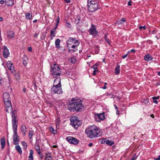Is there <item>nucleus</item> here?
Masks as SVG:
<instances>
[{
    "label": "nucleus",
    "instance_id": "1",
    "mask_svg": "<svg viewBox=\"0 0 160 160\" xmlns=\"http://www.w3.org/2000/svg\"><path fill=\"white\" fill-rule=\"evenodd\" d=\"M82 101L80 99L72 98L71 101L67 105V107L69 110L74 112L81 111L83 105L82 104Z\"/></svg>",
    "mask_w": 160,
    "mask_h": 160
},
{
    "label": "nucleus",
    "instance_id": "2",
    "mask_svg": "<svg viewBox=\"0 0 160 160\" xmlns=\"http://www.w3.org/2000/svg\"><path fill=\"white\" fill-rule=\"evenodd\" d=\"M85 132L87 136L91 139L100 137L102 134L101 130L95 125L90 126L87 128Z\"/></svg>",
    "mask_w": 160,
    "mask_h": 160
},
{
    "label": "nucleus",
    "instance_id": "3",
    "mask_svg": "<svg viewBox=\"0 0 160 160\" xmlns=\"http://www.w3.org/2000/svg\"><path fill=\"white\" fill-rule=\"evenodd\" d=\"M61 79L59 77L56 78L54 82V85L51 89V92L52 94H62L63 91L61 88Z\"/></svg>",
    "mask_w": 160,
    "mask_h": 160
},
{
    "label": "nucleus",
    "instance_id": "4",
    "mask_svg": "<svg viewBox=\"0 0 160 160\" xmlns=\"http://www.w3.org/2000/svg\"><path fill=\"white\" fill-rule=\"evenodd\" d=\"M51 74L54 78H58L57 76L61 75V68L58 65L55 64L53 67L51 66Z\"/></svg>",
    "mask_w": 160,
    "mask_h": 160
},
{
    "label": "nucleus",
    "instance_id": "5",
    "mask_svg": "<svg viewBox=\"0 0 160 160\" xmlns=\"http://www.w3.org/2000/svg\"><path fill=\"white\" fill-rule=\"evenodd\" d=\"M70 124L74 128L77 129L81 125V121L77 116H72L70 119Z\"/></svg>",
    "mask_w": 160,
    "mask_h": 160
},
{
    "label": "nucleus",
    "instance_id": "6",
    "mask_svg": "<svg viewBox=\"0 0 160 160\" xmlns=\"http://www.w3.org/2000/svg\"><path fill=\"white\" fill-rule=\"evenodd\" d=\"M16 110H14L12 111L11 112L12 118V129L13 132V133H17V129L18 126L16 124L17 120L16 119V117L15 114L16 113Z\"/></svg>",
    "mask_w": 160,
    "mask_h": 160
},
{
    "label": "nucleus",
    "instance_id": "7",
    "mask_svg": "<svg viewBox=\"0 0 160 160\" xmlns=\"http://www.w3.org/2000/svg\"><path fill=\"white\" fill-rule=\"evenodd\" d=\"M88 32L90 35H92L93 37L96 36L98 32L96 30V28L93 24L91 25L90 28L88 30Z\"/></svg>",
    "mask_w": 160,
    "mask_h": 160
},
{
    "label": "nucleus",
    "instance_id": "8",
    "mask_svg": "<svg viewBox=\"0 0 160 160\" xmlns=\"http://www.w3.org/2000/svg\"><path fill=\"white\" fill-rule=\"evenodd\" d=\"M66 140L70 144L75 145L78 144L79 142V141L77 139L71 136L67 137Z\"/></svg>",
    "mask_w": 160,
    "mask_h": 160
},
{
    "label": "nucleus",
    "instance_id": "9",
    "mask_svg": "<svg viewBox=\"0 0 160 160\" xmlns=\"http://www.w3.org/2000/svg\"><path fill=\"white\" fill-rule=\"evenodd\" d=\"M79 42H80L78 40H77L75 38L69 37L66 42V44L67 47H69V45H71L72 43L74 44L79 43Z\"/></svg>",
    "mask_w": 160,
    "mask_h": 160
},
{
    "label": "nucleus",
    "instance_id": "10",
    "mask_svg": "<svg viewBox=\"0 0 160 160\" xmlns=\"http://www.w3.org/2000/svg\"><path fill=\"white\" fill-rule=\"evenodd\" d=\"M88 10L90 12H93L99 9L98 4H88Z\"/></svg>",
    "mask_w": 160,
    "mask_h": 160
},
{
    "label": "nucleus",
    "instance_id": "11",
    "mask_svg": "<svg viewBox=\"0 0 160 160\" xmlns=\"http://www.w3.org/2000/svg\"><path fill=\"white\" fill-rule=\"evenodd\" d=\"M105 113L102 112L101 113L97 114L95 115V118L96 120L98 122L103 120L105 119Z\"/></svg>",
    "mask_w": 160,
    "mask_h": 160
},
{
    "label": "nucleus",
    "instance_id": "12",
    "mask_svg": "<svg viewBox=\"0 0 160 160\" xmlns=\"http://www.w3.org/2000/svg\"><path fill=\"white\" fill-rule=\"evenodd\" d=\"M5 106L6 108V111L9 112V110L12 109V107L11 102V100H8L6 102H4Z\"/></svg>",
    "mask_w": 160,
    "mask_h": 160
},
{
    "label": "nucleus",
    "instance_id": "13",
    "mask_svg": "<svg viewBox=\"0 0 160 160\" xmlns=\"http://www.w3.org/2000/svg\"><path fill=\"white\" fill-rule=\"evenodd\" d=\"M3 56L5 58H7L8 57L10 54L9 50L6 46H3Z\"/></svg>",
    "mask_w": 160,
    "mask_h": 160
},
{
    "label": "nucleus",
    "instance_id": "14",
    "mask_svg": "<svg viewBox=\"0 0 160 160\" xmlns=\"http://www.w3.org/2000/svg\"><path fill=\"white\" fill-rule=\"evenodd\" d=\"M13 144L14 145H17L19 142V137L17 135V133H13L12 136Z\"/></svg>",
    "mask_w": 160,
    "mask_h": 160
},
{
    "label": "nucleus",
    "instance_id": "15",
    "mask_svg": "<svg viewBox=\"0 0 160 160\" xmlns=\"http://www.w3.org/2000/svg\"><path fill=\"white\" fill-rule=\"evenodd\" d=\"M15 36V33L12 31H9L7 32V38L9 40L14 38Z\"/></svg>",
    "mask_w": 160,
    "mask_h": 160
},
{
    "label": "nucleus",
    "instance_id": "16",
    "mask_svg": "<svg viewBox=\"0 0 160 160\" xmlns=\"http://www.w3.org/2000/svg\"><path fill=\"white\" fill-rule=\"evenodd\" d=\"M3 98L4 102H6L8 100H11L10 98V95L8 93L5 92L3 94Z\"/></svg>",
    "mask_w": 160,
    "mask_h": 160
},
{
    "label": "nucleus",
    "instance_id": "17",
    "mask_svg": "<svg viewBox=\"0 0 160 160\" xmlns=\"http://www.w3.org/2000/svg\"><path fill=\"white\" fill-rule=\"evenodd\" d=\"M7 63V65L8 68L10 70L12 73H13L14 71V67L12 63H10V62Z\"/></svg>",
    "mask_w": 160,
    "mask_h": 160
},
{
    "label": "nucleus",
    "instance_id": "18",
    "mask_svg": "<svg viewBox=\"0 0 160 160\" xmlns=\"http://www.w3.org/2000/svg\"><path fill=\"white\" fill-rule=\"evenodd\" d=\"M14 1L16 2L15 0H5V4L8 6H13L14 4Z\"/></svg>",
    "mask_w": 160,
    "mask_h": 160
},
{
    "label": "nucleus",
    "instance_id": "19",
    "mask_svg": "<svg viewBox=\"0 0 160 160\" xmlns=\"http://www.w3.org/2000/svg\"><path fill=\"white\" fill-rule=\"evenodd\" d=\"M53 158L51 154L49 152H46L45 154V160H52Z\"/></svg>",
    "mask_w": 160,
    "mask_h": 160
},
{
    "label": "nucleus",
    "instance_id": "20",
    "mask_svg": "<svg viewBox=\"0 0 160 160\" xmlns=\"http://www.w3.org/2000/svg\"><path fill=\"white\" fill-rule=\"evenodd\" d=\"M126 19L123 18L117 20L115 22V24L118 25L122 24L124 23V22H126Z\"/></svg>",
    "mask_w": 160,
    "mask_h": 160
},
{
    "label": "nucleus",
    "instance_id": "21",
    "mask_svg": "<svg viewBox=\"0 0 160 160\" xmlns=\"http://www.w3.org/2000/svg\"><path fill=\"white\" fill-rule=\"evenodd\" d=\"M153 58L149 54H146L144 57V60L146 61L149 62L152 61Z\"/></svg>",
    "mask_w": 160,
    "mask_h": 160
},
{
    "label": "nucleus",
    "instance_id": "22",
    "mask_svg": "<svg viewBox=\"0 0 160 160\" xmlns=\"http://www.w3.org/2000/svg\"><path fill=\"white\" fill-rule=\"evenodd\" d=\"M25 17L27 19L30 20L32 19V12L29 11L25 13Z\"/></svg>",
    "mask_w": 160,
    "mask_h": 160
},
{
    "label": "nucleus",
    "instance_id": "23",
    "mask_svg": "<svg viewBox=\"0 0 160 160\" xmlns=\"http://www.w3.org/2000/svg\"><path fill=\"white\" fill-rule=\"evenodd\" d=\"M99 2V0H88L87 1L88 4H98Z\"/></svg>",
    "mask_w": 160,
    "mask_h": 160
},
{
    "label": "nucleus",
    "instance_id": "24",
    "mask_svg": "<svg viewBox=\"0 0 160 160\" xmlns=\"http://www.w3.org/2000/svg\"><path fill=\"white\" fill-rule=\"evenodd\" d=\"M1 149H3L5 146V139L3 137H2L1 139Z\"/></svg>",
    "mask_w": 160,
    "mask_h": 160
},
{
    "label": "nucleus",
    "instance_id": "25",
    "mask_svg": "<svg viewBox=\"0 0 160 160\" xmlns=\"http://www.w3.org/2000/svg\"><path fill=\"white\" fill-rule=\"evenodd\" d=\"M120 65L118 63L115 69V73L116 75H117L120 73Z\"/></svg>",
    "mask_w": 160,
    "mask_h": 160
},
{
    "label": "nucleus",
    "instance_id": "26",
    "mask_svg": "<svg viewBox=\"0 0 160 160\" xmlns=\"http://www.w3.org/2000/svg\"><path fill=\"white\" fill-rule=\"evenodd\" d=\"M15 149L18 152L20 155L22 154V150L21 148L19 145H16L15 147Z\"/></svg>",
    "mask_w": 160,
    "mask_h": 160
},
{
    "label": "nucleus",
    "instance_id": "27",
    "mask_svg": "<svg viewBox=\"0 0 160 160\" xmlns=\"http://www.w3.org/2000/svg\"><path fill=\"white\" fill-rule=\"evenodd\" d=\"M56 33V30H52L50 31V37L51 39H52L55 36Z\"/></svg>",
    "mask_w": 160,
    "mask_h": 160
},
{
    "label": "nucleus",
    "instance_id": "28",
    "mask_svg": "<svg viewBox=\"0 0 160 160\" xmlns=\"http://www.w3.org/2000/svg\"><path fill=\"white\" fill-rule=\"evenodd\" d=\"M29 151L30 153L29 156L28 157V160H33V150L32 149H30V150Z\"/></svg>",
    "mask_w": 160,
    "mask_h": 160
},
{
    "label": "nucleus",
    "instance_id": "29",
    "mask_svg": "<svg viewBox=\"0 0 160 160\" xmlns=\"http://www.w3.org/2000/svg\"><path fill=\"white\" fill-rule=\"evenodd\" d=\"M60 41H61L58 38L55 40V46L56 48H59L60 43Z\"/></svg>",
    "mask_w": 160,
    "mask_h": 160
},
{
    "label": "nucleus",
    "instance_id": "30",
    "mask_svg": "<svg viewBox=\"0 0 160 160\" xmlns=\"http://www.w3.org/2000/svg\"><path fill=\"white\" fill-rule=\"evenodd\" d=\"M91 68L94 69L93 72V75L94 76L96 74V73L98 71V68L97 67H95V66H92Z\"/></svg>",
    "mask_w": 160,
    "mask_h": 160
},
{
    "label": "nucleus",
    "instance_id": "31",
    "mask_svg": "<svg viewBox=\"0 0 160 160\" xmlns=\"http://www.w3.org/2000/svg\"><path fill=\"white\" fill-rule=\"evenodd\" d=\"M108 34L105 33L104 36V39L105 41L107 42L109 45H111L110 41L109 39L108 38L107 36Z\"/></svg>",
    "mask_w": 160,
    "mask_h": 160
},
{
    "label": "nucleus",
    "instance_id": "32",
    "mask_svg": "<svg viewBox=\"0 0 160 160\" xmlns=\"http://www.w3.org/2000/svg\"><path fill=\"white\" fill-rule=\"evenodd\" d=\"M47 32H42L41 35L40 37V39L42 40H43L45 39V37H46Z\"/></svg>",
    "mask_w": 160,
    "mask_h": 160
},
{
    "label": "nucleus",
    "instance_id": "33",
    "mask_svg": "<svg viewBox=\"0 0 160 160\" xmlns=\"http://www.w3.org/2000/svg\"><path fill=\"white\" fill-rule=\"evenodd\" d=\"M49 130L54 134H56L57 133V131L54 129V128L52 126L50 128Z\"/></svg>",
    "mask_w": 160,
    "mask_h": 160
},
{
    "label": "nucleus",
    "instance_id": "34",
    "mask_svg": "<svg viewBox=\"0 0 160 160\" xmlns=\"http://www.w3.org/2000/svg\"><path fill=\"white\" fill-rule=\"evenodd\" d=\"M106 143L107 144H108V145L109 146H112V145L114 144V142L113 141H110L109 139H107V140H106Z\"/></svg>",
    "mask_w": 160,
    "mask_h": 160
},
{
    "label": "nucleus",
    "instance_id": "35",
    "mask_svg": "<svg viewBox=\"0 0 160 160\" xmlns=\"http://www.w3.org/2000/svg\"><path fill=\"white\" fill-rule=\"evenodd\" d=\"M34 147L36 150L37 149H39L40 148L39 145V142L38 141H36Z\"/></svg>",
    "mask_w": 160,
    "mask_h": 160
},
{
    "label": "nucleus",
    "instance_id": "36",
    "mask_svg": "<svg viewBox=\"0 0 160 160\" xmlns=\"http://www.w3.org/2000/svg\"><path fill=\"white\" fill-rule=\"evenodd\" d=\"M22 145L23 146V149H26L27 148V143L24 142H22Z\"/></svg>",
    "mask_w": 160,
    "mask_h": 160
},
{
    "label": "nucleus",
    "instance_id": "37",
    "mask_svg": "<svg viewBox=\"0 0 160 160\" xmlns=\"http://www.w3.org/2000/svg\"><path fill=\"white\" fill-rule=\"evenodd\" d=\"M21 131L22 132L27 131L26 127L25 125L21 126Z\"/></svg>",
    "mask_w": 160,
    "mask_h": 160
},
{
    "label": "nucleus",
    "instance_id": "38",
    "mask_svg": "<svg viewBox=\"0 0 160 160\" xmlns=\"http://www.w3.org/2000/svg\"><path fill=\"white\" fill-rule=\"evenodd\" d=\"M106 94L107 96H109L110 98H114L116 97L115 95L109 93H106Z\"/></svg>",
    "mask_w": 160,
    "mask_h": 160
},
{
    "label": "nucleus",
    "instance_id": "39",
    "mask_svg": "<svg viewBox=\"0 0 160 160\" xmlns=\"http://www.w3.org/2000/svg\"><path fill=\"white\" fill-rule=\"evenodd\" d=\"M33 135V131L29 130V139H31Z\"/></svg>",
    "mask_w": 160,
    "mask_h": 160
},
{
    "label": "nucleus",
    "instance_id": "40",
    "mask_svg": "<svg viewBox=\"0 0 160 160\" xmlns=\"http://www.w3.org/2000/svg\"><path fill=\"white\" fill-rule=\"evenodd\" d=\"M71 62L72 63L74 64L76 62L77 60L76 58L72 57L71 58Z\"/></svg>",
    "mask_w": 160,
    "mask_h": 160
},
{
    "label": "nucleus",
    "instance_id": "41",
    "mask_svg": "<svg viewBox=\"0 0 160 160\" xmlns=\"http://www.w3.org/2000/svg\"><path fill=\"white\" fill-rule=\"evenodd\" d=\"M74 44V45H73L71 46V48L74 49H75L76 48H77L80 44V42H79V43Z\"/></svg>",
    "mask_w": 160,
    "mask_h": 160
},
{
    "label": "nucleus",
    "instance_id": "42",
    "mask_svg": "<svg viewBox=\"0 0 160 160\" xmlns=\"http://www.w3.org/2000/svg\"><path fill=\"white\" fill-rule=\"evenodd\" d=\"M65 25L66 27L69 28H70L71 27V25L69 22H66Z\"/></svg>",
    "mask_w": 160,
    "mask_h": 160
},
{
    "label": "nucleus",
    "instance_id": "43",
    "mask_svg": "<svg viewBox=\"0 0 160 160\" xmlns=\"http://www.w3.org/2000/svg\"><path fill=\"white\" fill-rule=\"evenodd\" d=\"M60 122V120L59 118H58L56 119V125H58Z\"/></svg>",
    "mask_w": 160,
    "mask_h": 160
},
{
    "label": "nucleus",
    "instance_id": "44",
    "mask_svg": "<svg viewBox=\"0 0 160 160\" xmlns=\"http://www.w3.org/2000/svg\"><path fill=\"white\" fill-rule=\"evenodd\" d=\"M149 102V100L148 98H146L143 100V102L145 104H147Z\"/></svg>",
    "mask_w": 160,
    "mask_h": 160
},
{
    "label": "nucleus",
    "instance_id": "45",
    "mask_svg": "<svg viewBox=\"0 0 160 160\" xmlns=\"http://www.w3.org/2000/svg\"><path fill=\"white\" fill-rule=\"evenodd\" d=\"M136 50L134 49H132L130 50L128 52V53H130L131 52H133L134 53H135L136 52Z\"/></svg>",
    "mask_w": 160,
    "mask_h": 160
},
{
    "label": "nucleus",
    "instance_id": "46",
    "mask_svg": "<svg viewBox=\"0 0 160 160\" xmlns=\"http://www.w3.org/2000/svg\"><path fill=\"white\" fill-rule=\"evenodd\" d=\"M107 140V139H104L102 140L101 142V144H104L106 143V140Z\"/></svg>",
    "mask_w": 160,
    "mask_h": 160
},
{
    "label": "nucleus",
    "instance_id": "47",
    "mask_svg": "<svg viewBox=\"0 0 160 160\" xmlns=\"http://www.w3.org/2000/svg\"><path fill=\"white\" fill-rule=\"evenodd\" d=\"M138 157V156L136 154H135L133 157L131 158L130 160H135Z\"/></svg>",
    "mask_w": 160,
    "mask_h": 160
},
{
    "label": "nucleus",
    "instance_id": "48",
    "mask_svg": "<svg viewBox=\"0 0 160 160\" xmlns=\"http://www.w3.org/2000/svg\"><path fill=\"white\" fill-rule=\"evenodd\" d=\"M60 18L59 16H58L56 19V20H57L56 24H57V25H58V23L60 21Z\"/></svg>",
    "mask_w": 160,
    "mask_h": 160
},
{
    "label": "nucleus",
    "instance_id": "49",
    "mask_svg": "<svg viewBox=\"0 0 160 160\" xmlns=\"http://www.w3.org/2000/svg\"><path fill=\"white\" fill-rule=\"evenodd\" d=\"M139 28L140 30H141L142 29H144V30H145L146 28V27L145 26H140L139 27Z\"/></svg>",
    "mask_w": 160,
    "mask_h": 160
},
{
    "label": "nucleus",
    "instance_id": "50",
    "mask_svg": "<svg viewBox=\"0 0 160 160\" xmlns=\"http://www.w3.org/2000/svg\"><path fill=\"white\" fill-rule=\"evenodd\" d=\"M159 98V96H158L157 97L154 96L152 98L153 100H155V99H158Z\"/></svg>",
    "mask_w": 160,
    "mask_h": 160
},
{
    "label": "nucleus",
    "instance_id": "51",
    "mask_svg": "<svg viewBox=\"0 0 160 160\" xmlns=\"http://www.w3.org/2000/svg\"><path fill=\"white\" fill-rule=\"evenodd\" d=\"M22 63H23V64L25 66H26L27 64V61L25 60H23Z\"/></svg>",
    "mask_w": 160,
    "mask_h": 160
},
{
    "label": "nucleus",
    "instance_id": "52",
    "mask_svg": "<svg viewBox=\"0 0 160 160\" xmlns=\"http://www.w3.org/2000/svg\"><path fill=\"white\" fill-rule=\"evenodd\" d=\"M36 151L38 155L41 154V152L40 148L39 149H37Z\"/></svg>",
    "mask_w": 160,
    "mask_h": 160
},
{
    "label": "nucleus",
    "instance_id": "53",
    "mask_svg": "<svg viewBox=\"0 0 160 160\" xmlns=\"http://www.w3.org/2000/svg\"><path fill=\"white\" fill-rule=\"evenodd\" d=\"M80 21H81V19L80 18H78V21L77 22H76V24L77 25L78 24V23H80Z\"/></svg>",
    "mask_w": 160,
    "mask_h": 160
},
{
    "label": "nucleus",
    "instance_id": "54",
    "mask_svg": "<svg viewBox=\"0 0 160 160\" xmlns=\"http://www.w3.org/2000/svg\"><path fill=\"white\" fill-rule=\"evenodd\" d=\"M35 81H34V82H33V85H34V86L35 87V88L36 89H37V86L36 84V82H35Z\"/></svg>",
    "mask_w": 160,
    "mask_h": 160
},
{
    "label": "nucleus",
    "instance_id": "55",
    "mask_svg": "<svg viewBox=\"0 0 160 160\" xmlns=\"http://www.w3.org/2000/svg\"><path fill=\"white\" fill-rule=\"evenodd\" d=\"M70 51H71L72 52H74L76 51V50L74 49L71 50L69 49L68 50V52H70Z\"/></svg>",
    "mask_w": 160,
    "mask_h": 160
},
{
    "label": "nucleus",
    "instance_id": "56",
    "mask_svg": "<svg viewBox=\"0 0 160 160\" xmlns=\"http://www.w3.org/2000/svg\"><path fill=\"white\" fill-rule=\"evenodd\" d=\"M4 3H5V0L4 1V0H1L0 1V3L2 4H3Z\"/></svg>",
    "mask_w": 160,
    "mask_h": 160
},
{
    "label": "nucleus",
    "instance_id": "57",
    "mask_svg": "<svg viewBox=\"0 0 160 160\" xmlns=\"http://www.w3.org/2000/svg\"><path fill=\"white\" fill-rule=\"evenodd\" d=\"M147 43H148L149 44H152L153 42L151 40H148L147 41Z\"/></svg>",
    "mask_w": 160,
    "mask_h": 160
},
{
    "label": "nucleus",
    "instance_id": "58",
    "mask_svg": "<svg viewBox=\"0 0 160 160\" xmlns=\"http://www.w3.org/2000/svg\"><path fill=\"white\" fill-rule=\"evenodd\" d=\"M154 160H160V155L159 156L158 158H154Z\"/></svg>",
    "mask_w": 160,
    "mask_h": 160
},
{
    "label": "nucleus",
    "instance_id": "59",
    "mask_svg": "<svg viewBox=\"0 0 160 160\" xmlns=\"http://www.w3.org/2000/svg\"><path fill=\"white\" fill-rule=\"evenodd\" d=\"M128 53L125 54V55H124V56H122V58L123 59H125V58H126L127 57V56H128Z\"/></svg>",
    "mask_w": 160,
    "mask_h": 160
},
{
    "label": "nucleus",
    "instance_id": "60",
    "mask_svg": "<svg viewBox=\"0 0 160 160\" xmlns=\"http://www.w3.org/2000/svg\"><path fill=\"white\" fill-rule=\"evenodd\" d=\"M28 50L29 52L32 51V48L31 47H28Z\"/></svg>",
    "mask_w": 160,
    "mask_h": 160
},
{
    "label": "nucleus",
    "instance_id": "61",
    "mask_svg": "<svg viewBox=\"0 0 160 160\" xmlns=\"http://www.w3.org/2000/svg\"><path fill=\"white\" fill-rule=\"evenodd\" d=\"M132 1H129L128 2V6H131L132 5V4H131Z\"/></svg>",
    "mask_w": 160,
    "mask_h": 160
},
{
    "label": "nucleus",
    "instance_id": "62",
    "mask_svg": "<svg viewBox=\"0 0 160 160\" xmlns=\"http://www.w3.org/2000/svg\"><path fill=\"white\" fill-rule=\"evenodd\" d=\"M153 102L155 104H157L158 103V101L156 99L153 100Z\"/></svg>",
    "mask_w": 160,
    "mask_h": 160
},
{
    "label": "nucleus",
    "instance_id": "63",
    "mask_svg": "<svg viewBox=\"0 0 160 160\" xmlns=\"http://www.w3.org/2000/svg\"><path fill=\"white\" fill-rule=\"evenodd\" d=\"M92 145H93V143H90L88 144V146L89 147H90L92 146Z\"/></svg>",
    "mask_w": 160,
    "mask_h": 160
},
{
    "label": "nucleus",
    "instance_id": "64",
    "mask_svg": "<svg viewBox=\"0 0 160 160\" xmlns=\"http://www.w3.org/2000/svg\"><path fill=\"white\" fill-rule=\"evenodd\" d=\"M22 91L24 92H25L26 91V88H24L23 89Z\"/></svg>",
    "mask_w": 160,
    "mask_h": 160
}]
</instances>
